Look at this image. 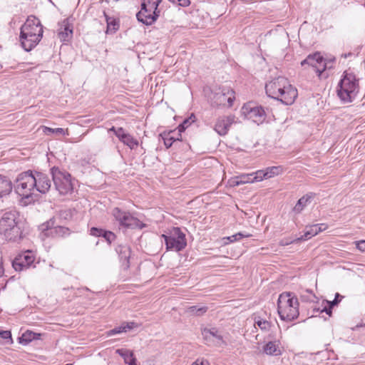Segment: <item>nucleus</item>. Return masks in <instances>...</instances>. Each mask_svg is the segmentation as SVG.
I'll list each match as a JSON object with an SVG mask.
<instances>
[{
	"label": "nucleus",
	"instance_id": "obj_29",
	"mask_svg": "<svg viewBox=\"0 0 365 365\" xmlns=\"http://www.w3.org/2000/svg\"><path fill=\"white\" fill-rule=\"evenodd\" d=\"M255 325H257L262 331H269L272 324L267 320L262 319L260 317L255 318Z\"/></svg>",
	"mask_w": 365,
	"mask_h": 365
},
{
	"label": "nucleus",
	"instance_id": "obj_23",
	"mask_svg": "<svg viewBox=\"0 0 365 365\" xmlns=\"http://www.w3.org/2000/svg\"><path fill=\"white\" fill-rule=\"evenodd\" d=\"M283 168L281 166H272L266 168L265 170H259L258 174H263L265 179L271 178L281 174Z\"/></svg>",
	"mask_w": 365,
	"mask_h": 365
},
{
	"label": "nucleus",
	"instance_id": "obj_14",
	"mask_svg": "<svg viewBox=\"0 0 365 365\" xmlns=\"http://www.w3.org/2000/svg\"><path fill=\"white\" fill-rule=\"evenodd\" d=\"M235 98V91L229 87H223L221 91L215 93L212 103L215 106H225L231 107Z\"/></svg>",
	"mask_w": 365,
	"mask_h": 365
},
{
	"label": "nucleus",
	"instance_id": "obj_50",
	"mask_svg": "<svg viewBox=\"0 0 365 365\" xmlns=\"http://www.w3.org/2000/svg\"><path fill=\"white\" fill-rule=\"evenodd\" d=\"M250 182V178L249 177H243V180H242L241 181H237L236 182V184L237 185H239L240 183H245V182Z\"/></svg>",
	"mask_w": 365,
	"mask_h": 365
},
{
	"label": "nucleus",
	"instance_id": "obj_22",
	"mask_svg": "<svg viewBox=\"0 0 365 365\" xmlns=\"http://www.w3.org/2000/svg\"><path fill=\"white\" fill-rule=\"evenodd\" d=\"M263 350L267 355L279 356L282 354L278 341H269L264 346Z\"/></svg>",
	"mask_w": 365,
	"mask_h": 365
},
{
	"label": "nucleus",
	"instance_id": "obj_7",
	"mask_svg": "<svg viewBox=\"0 0 365 365\" xmlns=\"http://www.w3.org/2000/svg\"><path fill=\"white\" fill-rule=\"evenodd\" d=\"M141 9L137 13V19L145 25H151L159 16L158 5L162 0H141Z\"/></svg>",
	"mask_w": 365,
	"mask_h": 365
},
{
	"label": "nucleus",
	"instance_id": "obj_25",
	"mask_svg": "<svg viewBox=\"0 0 365 365\" xmlns=\"http://www.w3.org/2000/svg\"><path fill=\"white\" fill-rule=\"evenodd\" d=\"M322 56L319 52H316L314 54H309L304 60L301 62V65L304 66L307 64L313 68L317 66L319 61L321 60Z\"/></svg>",
	"mask_w": 365,
	"mask_h": 365
},
{
	"label": "nucleus",
	"instance_id": "obj_39",
	"mask_svg": "<svg viewBox=\"0 0 365 365\" xmlns=\"http://www.w3.org/2000/svg\"><path fill=\"white\" fill-rule=\"evenodd\" d=\"M343 297L341 296L339 293H336L335 294V298L334 300L332 301H326V302L328 304H331V307H334L336 305H337L339 302L341 301V298Z\"/></svg>",
	"mask_w": 365,
	"mask_h": 365
},
{
	"label": "nucleus",
	"instance_id": "obj_21",
	"mask_svg": "<svg viewBox=\"0 0 365 365\" xmlns=\"http://www.w3.org/2000/svg\"><path fill=\"white\" fill-rule=\"evenodd\" d=\"M115 353L123 357L124 362L128 365H138L133 352L125 349H118Z\"/></svg>",
	"mask_w": 365,
	"mask_h": 365
},
{
	"label": "nucleus",
	"instance_id": "obj_18",
	"mask_svg": "<svg viewBox=\"0 0 365 365\" xmlns=\"http://www.w3.org/2000/svg\"><path fill=\"white\" fill-rule=\"evenodd\" d=\"M68 228L63 226H56L53 227L47 228L44 235L47 237H61L69 235Z\"/></svg>",
	"mask_w": 365,
	"mask_h": 365
},
{
	"label": "nucleus",
	"instance_id": "obj_3",
	"mask_svg": "<svg viewBox=\"0 0 365 365\" xmlns=\"http://www.w3.org/2000/svg\"><path fill=\"white\" fill-rule=\"evenodd\" d=\"M0 234L9 242H19L22 238V231L19 226L18 212L10 211L2 215L0 219Z\"/></svg>",
	"mask_w": 365,
	"mask_h": 365
},
{
	"label": "nucleus",
	"instance_id": "obj_15",
	"mask_svg": "<svg viewBox=\"0 0 365 365\" xmlns=\"http://www.w3.org/2000/svg\"><path fill=\"white\" fill-rule=\"evenodd\" d=\"M34 175L36 185L35 186V190L42 194L46 193L51 186V182L48 176L45 173L37 171L34 172Z\"/></svg>",
	"mask_w": 365,
	"mask_h": 365
},
{
	"label": "nucleus",
	"instance_id": "obj_48",
	"mask_svg": "<svg viewBox=\"0 0 365 365\" xmlns=\"http://www.w3.org/2000/svg\"><path fill=\"white\" fill-rule=\"evenodd\" d=\"M334 307H331V304H329V307H324L322 309L319 310V309H317V312H326L328 315H331V309Z\"/></svg>",
	"mask_w": 365,
	"mask_h": 365
},
{
	"label": "nucleus",
	"instance_id": "obj_36",
	"mask_svg": "<svg viewBox=\"0 0 365 365\" xmlns=\"http://www.w3.org/2000/svg\"><path fill=\"white\" fill-rule=\"evenodd\" d=\"M110 130H113L115 133V135L119 138L120 140L127 134L125 133L123 128H118L115 129L114 127H113Z\"/></svg>",
	"mask_w": 365,
	"mask_h": 365
},
{
	"label": "nucleus",
	"instance_id": "obj_51",
	"mask_svg": "<svg viewBox=\"0 0 365 365\" xmlns=\"http://www.w3.org/2000/svg\"><path fill=\"white\" fill-rule=\"evenodd\" d=\"M257 176L255 178V179L257 180V181L262 180L263 178V174H258V171L257 172Z\"/></svg>",
	"mask_w": 365,
	"mask_h": 365
},
{
	"label": "nucleus",
	"instance_id": "obj_35",
	"mask_svg": "<svg viewBox=\"0 0 365 365\" xmlns=\"http://www.w3.org/2000/svg\"><path fill=\"white\" fill-rule=\"evenodd\" d=\"M43 132L46 135H51V134H56V135H64V130L61 128H51L46 126L42 127Z\"/></svg>",
	"mask_w": 365,
	"mask_h": 365
},
{
	"label": "nucleus",
	"instance_id": "obj_34",
	"mask_svg": "<svg viewBox=\"0 0 365 365\" xmlns=\"http://www.w3.org/2000/svg\"><path fill=\"white\" fill-rule=\"evenodd\" d=\"M195 120V115L192 114L190 118L185 119L182 123L178 126L180 132L184 131Z\"/></svg>",
	"mask_w": 365,
	"mask_h": 365
},
{
	"label": "nucleus",
	"instance_id": "obj_32",
	"mask_svg": "<svg viewBox=\"0 0 365 365\" xmlns=\"http://www.w3.org/2000/svg\"><path fill=\"white\" fill-rule=\"evenodd\" d=\"M124 144L127 145L131 149L138 146V142L137 140L134 139L130 134H126L121 140Z\"/></svg>",
	"mask_w": 365,
	"mask_h": 365
},
{
	"label": "nucleus",
	"instance_id": "obj_11",
	"mask_svg": "<svg viewBox=\"0 0 365 365\" xmlns=\"http://www.w3.org/2000/svg\"><path fill=\"white\" fill-rule=\"evenodd\" d=\"M241 112L247 119L257 124L262 123L266 118V113L263 108L255 106L252 102L245 103L242 106Z\"/></svg>",
	"mask_w": 365,
	"mask_h": 365
},
{
	"label": "nucleus",
	"instance_id": "obj_27",
	"mask_svg": "<svg viewBox=\"0 0 365 365\" xmlns=\"http://www.w3.org/2000/svg\"><path fill=\"white\" fill-rule=\"evenodd\" d=\"M313 197H314V194L309 193V194H307V195L303 196L302 197H301L297 201V204L295 205V206L294 207V211L297 213L300 212L304 209V207L307 205V202L311 199L313 198Z\"/></svg>",
	"mask_w": 365,
	"mask_h": 365
},
{
	"label": "nucleus",
	"instance_id": "obj_46",
	"mask_svg": "<svg viewBox=\"0 0 365 365\" xmlns=\"http://www.w3.org/2000/svg\"><path fill=\"white\" fill-rule=\"evenodd\" d=\"M354 243L359 251L365 252V240L356 241Z\"/></svg>",
	"mask_w": 365,
	"mask_h": 365
},
{
	"label": "nucleus",
	"instance_id": "obj_31",
	"mask_svg": "<svg viewBox=\"0 0 365 365\" xmlns=\"http://www.w3.org/2000/svg\"><path fill=\"white\" fill-rule=\"evenodd\" d=\"M251 236H252V235H250V234H247V233H244V232H238V233L232 235L230 237H225L223 240H227L228 243L229 242H235L238 241L244 237H250ZM224 243L225 245H227V242H225Z\"/></svg>",
	"mask_w": 365,
	"mask_h": 365
},
{
	"label": "nucleus",
	"instance_id": "obj_37",
	"mask_svg": "<svg viewBox=\"0 0 365 365\" xmlns=\"http://www.w3.org/2000/svg\"><path fill=\"white\" fill-rule=\"evenodd\" d=\"M105 230L103 229L97 228V227H92L90 230V234L93 236L96 237H101L103 236L104 234Z\"/></svg>",
	"mask_w": 365,
	"mask_h": 365
},
{
	"label": "nucleus",
	"instance_id": "obj_42",
	"mask_svg": "<svg viewBox=\"0 0 365 365\" xmlns=\"http://www.w3.org/2000/svg\"><path fill=\"white\" fill-rule=\"evenodd\" d=\"M313 236L311 235V232L308 230V229H306V231L304 232V234L302 235L299 237H296L295 240L298 242L302 241V240H307L312 237Z\"/></svg>",
	"mask_w": 365,
	"mask_h": 365
},
{
	"label": "nucleus",
	"instance_id": "obj_20",
	"mask_svg": "<svg viewBox=\"0 0 365 365\" xmlns=\"http://www.w3.org/2000/svg\"><path fill=\"white\" fill-rule=\"evenodd\" d=\"M116 251L119 255L120 260L123 261V265L125 268L129 267V258L130 257V250L128 246L120 245L116 248Z\"/></svg>",
	"mask_w": 365,
	"mask_h": 365
},
{
	"label": "nucleus",
	"instance_id": "obj_5",
	"mask_svg": "<svg viewBox=\"0 0 365 365\" xmlns=\"http://www.w3.org/2000/svg\"><path fill=\"white\" fill-rule=\"evenodd\" d=\"M359 88V81L356 76L353 73L344 71L337 86V96L343 103H351L356 98Z\"/></svg>",
	"mask_w": 365,
	"mask_h": 365
},
{
	"label": "nucleus",
	"instance_id": "obj_1",
	"mask_svg": "<svg viewBox=\"0 0 365 365\" xmlns=\"http://www.w3.org/2000/svg\"><path fill=\"white\" fill-rule=\"evenodd\" d=\"M267 95L280 101L285 105L292 104L297 97V90L293 87L287 78L279 76L265 85Z\"/></svg>",
	"mask_w": 365,
	"mask_h": 365
},
{
	"label": "nucleus",
	"instance_id": "obj_41",
	"mask_svg": "<svg viewBox=\"0 0 365 365\" xmlns=\"http://www.w3.org/2000/svg\"><path fill=\"white\" fill-rule=\"evenodd\" d=\"M102 237H103L109 243H111V242L115 238V235L112 232L106 230Z\"/></svg>",
	"mask_w": 365,
	"mask_h": 365
},
{
	"label": "nucleus",
	"instance_id": "obj_9",
	"mask_svg": "<svg viewBox=\"0 0 365 365\" xmlns=\"http://www.w3.org/2000/svg\"><path fill=\"white\" fill-rule=\"evenodd\" d=\"M164 238L167 250L176 252L182 250L187 245L185 235L179 227H174L170 235H162Z\"/></svg>",
	"mask_w": 365,
	"mask_h": 365
},
{
	"label": "nucleus",
	"instance_id": "obj_19",
	"mask_svg": "<svg viewBox=\"0 0 365 365\" xmlns=\"http://www.w3.org/2000/svg\"><path fill=\"white\" fill-rule=\"evenodd\" d=\"M12 188L11 181L6 176L0 175V198L9 195Z\"/></svg>",
	"mask_w": 365,
	"mask_h": 365
},
{
	"label": "nucleus",
	"instance_id": "obj_8",
	"mask_svg": "<svg viewBox=\"0 0 365 365\" xmlns=\"http://www.w3.org/2000/svg\"><path fill=\"white\" fill-rule=\"evenodd\" d=\"M51 174L55 187L60 194L66 195L73 190L71 175L68 172L58 167H53Z\"/></svg>",
	"mask_w": 365,
	"mask_h": 365
},
{
	"label": "nucleus",
	"instance_id": "obj_45",
	"mask_svg": "<svg viewBox=\"0 0 365 365\" xmlns=\"http://www.w3.org/2000/svg\"><path fill=\"white\" fill-rule=\"evenodd\" d=\"M175 140L176 139L174 137L170 136L164 138V143L167 148H170Z\"/></svg>",
	"mask_w": 365,
	"mask_h": 365
},
{
	"label": "nucleus",
	"instance_id": "obj_53",
	"mask_svg": "<svg viewBox=\"0 0 365 365\" xmlns=\"http://www.w3.org/2000/svg\"><path fill=\"white\" fill-rule=\"evenodd\" d=\"M169 1H170V2H172V3H175V0H169Z\"/></svg>",
	"mask_w": 365,
	"mask_h": 365
},
{
	"label": "nucleus",
	"instance_id": "obj_16",
	"mask_svg": "<svg viewBox=\"0 0 365 365\" xmlns=\"http://www.w3.org/2000/svg\"><path fill=\"white\" fill-rule=\"evenodd\" d=\"M235 118L232 115L222 116L217 119L215 125V130L220 135H225L227 133L230 125L234 123Z\"/></svg>",
	"mask_w": 365,
	"mask_h": 365
},
{
	"label": "nucleus",
	"instance_id": "obj_28",
	"mask_svg": "<svg viewBox=\"0 0 365 365\" xmlns=\"http://www.w3.org/2000/svg\"><path fill=\"white\" fill-rule=\"evenodd\" d=\"M207 307L205 306H191L187 308L186 312L192 316H202L207 311Z\"/></svg>",
	"mask_w": 365,
	"mask_h": 365
},
{
	"label": "nucleus",
	"instance_id": "obj_52",
	"mask_svg": "<svg viewBox=\"0 0 365 365\" xmlns=\"http://www.w3.org/2000/svg\"><path fill=\"white\" fill-rule=\"evenodd\" d=\"M4 274V268L2 267L1 263L0 262V277H1Z\"/></svg>",
	"mask_w": 365,
	"mask_h": 365
},
{
	"label": "nucleus",
	"instance_id": "obj_30",
	"mask_svg": "<svg viewBox=\"0 0 365 365\" xmlns=\"http://www.w3.org/2000/svg\"><path fill=\"white\" fill-rule=\"evenodd\" d=\"M104 16L106 17V23H107V32H108L109 31H113V32L117 31L118 29V26H119L117 21L115 19L111 18V17L108 16V15H106V14L105 12H104Z\"/></svg>",
	"mask_w": 365,
	"mask_h": 365
},
{
	"label": "nucleus",
	"instance_id": "obj_10",
	"mask_svg": "<svg viewBox=\"0 0 365 365\" xmlns=\"http://www.w3.org/2000/svg\"><path fill=\"white\" fill-rule=\"evenodd\" d=\"M113 216L121 226L127 228H136L143 227L142 222L130 212L123 211L118 207H115L112 212Z\"/></svg>",
	"mask_w": 365,
	"mask_h": 365
},
{
	"label": "nucleus",
	"instance_id": "obj_33",
	"mask_svg": "<svg viewBox=\"0 0 365 365\" xmlns=\"http://www.w3.org/2000/svg\"><path fill=\"white\" fill-rule=\"evenodd\" d=\"M133 323H131L130 324H127L125 326H120V327H115V328L110 330L108 332V334L109 336H111V335H114V334H120V333H122V332H126L128 330L131 329L133 328Z\"/></svg>",
	"mask_w": 365,
	"mask_h": 365
},
{
	"label": "nucleus",
	"instance_id": "obj_40",
	"mask_svg": "<svg viewBox=\"0 0 365 365\" xmlns=\"http://www.w3.org/2000/svg\"><path fill=\"white\" fill-rule=\"evenodd\" d=\"M0 338L9 340L12 343L11 333L10 331H0Z\"/></svg>",
	"mask_w": 365,
	"mask_h": 365
},
{
	"label": "nucleus",
	"instance_id": "obj_43",
	"mask_svg": "<svg viewBox=\"0 0 365 365\" xmlns=\"http://www.w3.org/2000/svg\"><path fill=\"white\" fill-rule=\"evenodd\" d=\"M174 4L182 7H187L190 5V0H175Z\"/></svg>",
	"mask_w": 365,
	"mask_h": 365
},
{
	"label": "nucleus",
	"instance_id": "obj_17",
	"mask_svg": "<svg viewBox=\"0 0 365 365\" xmlns=\"http://www.w3.org/2000/svg\"><path fill=\"white\" fill-rule=\"evenodd\" d=\"M73 36V26L70 24L68 19H64L58 32V36L61 41H68Z\"/></svg>",
	"mask_w": 365,
	"mask_h": 365
},
{
	"label": "nucleus",
	"instance_id": "obj_6",
	"mask_svg": "<svg viewBox=\"0 0 365 365\" xmlns=\"http://www.w3.org/2000/svg\"><path fill=\"white\" fill-rule=\"evenodd\" d=\"M34 172L27 170L17 175L14 187L16 192L24 199H30L35 191L36 181Z\"/></svg>",
	"mask_w": 365,
	"mask_h": 365
},
{
	"label": "nucleus",
	"instance_id": "obj_47",
	"mask_svg": "<svg viewBox=\"0 0 365 365\" xmlns=\"http://www.w3.org/2000/svg\"><path fill=\"white\" fill-rule=\"evenodd\" d=\"M191 365H210V363L207 359H197Z\"/></svg>",
	"mask_w": 365,
	"mask_h": 365
},
{
	"label": "nucleus",
	"instance_id": "obj_24",
	"mask_svg": "<svg viewBox=\"0 0 365 365\" xmlns=\"http://www.w3.org/2000/svg\"><path fill=\"white\" fill-rule=\"evenodd\" d=\"M41 336V334L35 333L31 331H25L21 337L19 338V341L20 344H28L33 340L39 339Z\"/></svg>",
	"mask_w": 365,
	"mask_h": 365
},
{
	"label": "nucleus",
	"instance_id": "obj_4",
	"mask_svg": "<svg viewBox=\"0 0 365 365\" xmlns=\"http://www.w3.org/2000/svg\"><path fill=\"white\" fill-rule=\"evenodd\" d=\"M277 312L283 321L291 322L299 317V302L293 293L283 292L279 294Z\"/></svg>",
	"mask_w": 365,
	"mask_h": 365
},
{
	"label": "nucleus",
	"instance_id": "obj_12",
	"mask_svg": "<svg viewBox=\"0 0 365 365\" xmlns=\"http://www.w3.org/2000/svg\"><path fill=\"white\" fill-rule=\"evenodd\" d=\"M35 255L31 250H26L18 255L12 262V266L16 271L21 272L29 268L36 267Z\"/></svg>",
	"mask_w": 365,
	"mask_h": 365
},
{
	"label": "nucleus",
	"instance_id": "obj_38",
	"mask_svg": "<svg viewBox=\"0 0 365 365\" xmlns=\"http://www.w3.org/2000/svg\"><path fill=\"white\" fill-rule=\"evenodd\" d=\"M292 243H297L295 238H284L279 241V245L281 246H287Z\"/></svg>",
	"mask_w": 365,
	"mask_h": 365
},
{
	"label": "nucleus",
	"instance_id": "obj_44",
	"mask_svg": "<svg viewBox=\"0 0 365 365\" xmlns=\"http://www.w3.org/2000/svg\"><path fill=\"white\" fill-rule=\"evenodd\" d=\"M306 229H308L309 232H311V235H312L313 237L319 233L315 225L307 226Z\"/></svg>",
	"mask_w": 365,
	"mask_h": 365
},
{
	"label": "nucleus",
	"instance_id": "obj_13",
	"mask_svg": "<svg viewBox=\"0 0 365 365\" xmlns=\"http://www.w3.org/2000/svg\"><path fill=\"white\" fill-rule=\"evenodd\" d=\"M202 335L206 344L209 346H222L227 344L223 339L221 332L215 327L210 329L205 328L202 331Z\"/></svg>",
	"mask_w": 365,
	"mask_h": 365
},
{
	"label": "nucleus",
	"instance_id": "obj_49",
	"mask_svg": "<svg viewBox=\"0 0 365 365\" xmlns=\"http://www.w3.org/2000/svg\"><path fill=\"white\" fill-rule=\"evenodd\" d=\"M315 225L317 226L319 232L326 230L328 228V225L325 223L317 224Z\"/></svg>",
	"mask_w": 365,
	"mask_h": 365
},
{
	"label": "nucleus",
	"instance_id": "obj_26",
	"mask_svg": "<svg viewBox=\"0 0 365 365\" xmlns=\"http://www.w3.org/2000/svg\"><path fill=\"white\" fill-rule=\"evenodd\" d=\"M327 63V60L322 56L321 60L319 61V63H317V66L313 68L319 78H327L328 74H324V71L328 68Z\"/></svg>",
	"mask_w": 365,
	"mask_h": 365
},
{
	"label": "nucleus",
	"instance_id": "obj_2",
	"mask_svg": "<svg viewBox=\"0 0 365 365\" xmlns=\"http://www.w3.org/2000/svg\"><path fill=\"white\" fill-rule=\"evenodd\" d=\"M43 29L40 20L35 16H29L21 26L20 41L23 48L29 51L41 40Z\"/></svg>",
	"mask_w": 365,
	"mask_h": 365
}]
</instances>
